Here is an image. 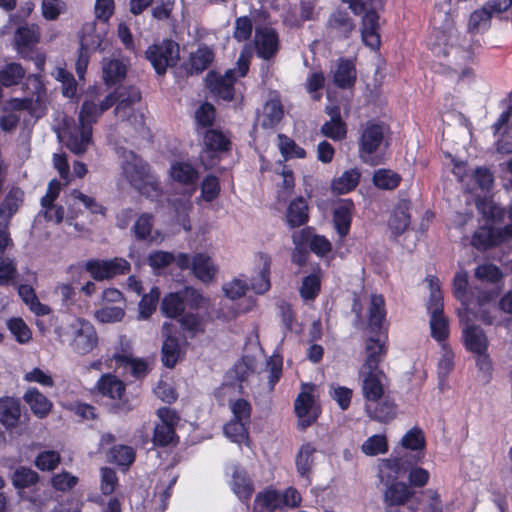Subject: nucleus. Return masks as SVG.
I'll use <instances>...</instances> for the list:
<instances>
[{"label":"nucleus","instance_id":"obj_1","mask_svg":"<svg viewBox=\"0 0 512 512\" xmlns=\"http://www.w3.org/2000/svg\"><path fill=\"white\" fill-rule=\"evenodd\" d=\"M456 35L452 26L447 31H436L435 41L431 43V50L438 58L443 72L448 75H456L459 79L468 77L472 70L467 64L472 59V53L453 45Z\"/></svg>","mask_w":512,"mask_h":512},{"label":"nucleus","instance_id":"obj_2","mask_svg":"<svg viewBox=\"0 0 512 512\" xmlns=\"http://www.w3.org/2000/svg\"><path fill=\"white\" fill-rule=\"evenodd\" d=\"M54 332L61 343H67L79 355H86L97 346L98 336L94 326L82 318L61 321Z\"/></svg>","mask_w":512,"mask_h":512},{"label":"nucleus","instance_id":"obj_3","mask_svg":"<svg viewBox=\"0 0 512 512\" xmlns=\"http://www.w3.org/2000/svg\"><path fill=\"white\" fill-rule=\"evenodd\" d=\"M122 158V176L141 194L158 198L161 189L149 166L132 151H124Z\"/></svg>","mask_w":512,"mask_h":512},{"label":"nucleus","instance_id":"obj_4","mask_svg":"<svg viewBox=\"0 0 512 512\" xmlns=\"http://www.w3.org/2000/svg\"><path fill=\"white\" fill-rule=\"evenodd\" d=\"M385 127L383 125L367 122L363 125L360 136L359 157L369 165L379 164V157L374 153L383 142Z\"/></svg>","mask_w":512,"mask_h":512},{"label":"nucleus","instance_id":"obj_5","mask_svg":"<svg viewBox=\"0 0 512 512\" xmlns=\"http://www.w3.org/2000/svg\"><path fill=\"white\" fill-rule=\"evenodd\" d=\"M169 173H170V177L174 181L189 187L188 195L184 200H181L179 202H177V201L173 202L175 211L178 214H186L192 207V204H191L189 198L196 190V182L198 180V172L189 163L174 162L170 167Z\"/></svg>","mask_w":512,"mask_h":512},{"label":"nucleus","instance_id":"obj_6","mask_svg":"<svg viewBox=\"0 0 512 512\" xmlns=\"http://www.w3.org/2000/svg\"><path fill=\"white\" fill-rule=\"evenodd\" d=\"M146 57L158 74L166 72L168 67H173L179 60V46L172 40L165 39L160 43L148 47Z\"/></svg>","mask_w":512,"mask_h":512},{"label":"nucleus","instance_id":"obj_7","mask_svg":"<svg viewBox=\"0 0 512 512\" xmlns=\"http://www.w3.org/2000/svg\"><path fill=\"white\" fill-rule=\"evenodd\" d=\"M59 137L72 153L81 155L92 143V128L82 125L80 122L78 124L65 122Z\"/></svg>","mask_w":512,"mask_h":512},{"label":"nucleus","instance_id":"obj_8","mask_svg":"<svg viewBox=\"0 0 512 512\" xmlns=\"http://www.w3.org/2000/svg\"><path fill=\"white\" fill-rule=\"evenodd\" d=\"M359 379L365 404H375L383 398L386 377L382 370H360Z\"/></svg>","mask_w":512,"mask_h":512},{"label":"nucleus","instance_id":"obj_9","mask_svg":"<svg viewBox=\"0 0 512 512\" xmlns=\"http://www.w3.org/2000/svg\"><path fill=\"white\" fill-rule=\"evenodd\" d=\"M86 270L97 281L111 279L129 271L130 264L123 258L111 260H90L85 264Z\"/></svg>","mask_w":512,"mask_h":512},{"label":"nucleus","instance_id":"obj_10","mask_svg":"<svg viewBox=\"0 0 512 512\" xmlns=\"http://www.w3.org/2000/svg\"><path fill=\"white\" fill-rule=\"evenodd\" d=\"M313 385L305 384L302 386V391L298 395L294 403V409L299 419V425L302 428L310 426L319 415V408L315 403L313 397Z\"/></svg>","mask_w":512,"mask_h":512},{"label":"nucleus","instance_id":"obj_11","mask_svg":"<svg viewBox=\"0 0 512 512\" xmlns=\"http://www.w3.org/2000/svg\"><path fill=\"white\" fill-rule=\"evenodd\" d=\"M160 422L154 428L153 443L158 446H166L174 442L176 438L175 425L179 421L176 412L170 408L162 407L157 410Z\"/></svg>","mask_w":512,"mask_h":512},{"label":"nucleus","instance_id":"obj_12","mask_svg":"<svg viewBox=\"0 0 512 512\" xmlns=\"http://www.w3.org/2000/svg\"><path fill=\"white\" fill-rule=\"evenodd\" d=\"M114 103V94L107 95L98 103L95 97L92 95V92H88L80 108L78 121L82 125L92 128V125L98 120L101 114L110 109Z\"/></svg>","mask_w":512,"mask_h":512},{"label":"nucleus","instance_id":"obj_13","mask_svg":"<svg viewBox=\"0 0 512 512\" xmlns=\"http://www.w3.org/2000/svg\"><path fill=\"white\" fill-rule=\"evenodd\" d=\"M61 191V183L53 179L49 182L46 194L41 198V210L39 216H43L46 221L59 224L63 221L65 211L60 205L55 204Z\"/></svg>","mask_w":512,"mask_h":512},{"label":"nucleus","instance_id":"obj_14","mask_svg":"<svg viewBox=\"0 0 512 512\" xmlns=\"http://www.w3.org/2000/svg\"><path fill=\"white\" fill-rule=\"evenodd\" d=\"M191 297L195 306H199L202 301V296L193 288H185L182 293H170L166 295L161 303V311L169 318H176L180 316L184 309V298Z\"/></svg>","mask_w":512,"mask_h":512},{"label":"nucleus","instance_id":"obj_15","mask_svg":"<svg viewBox=\"0 0 512 512\" xmlns=\"http://www.w3.org/2000/svg\"><path fill=\"white\" fill-rule=\"evenodd\" d=\"M254 45L257 55L270 60L275 57L279 50V38L277 32L271 27L256 28Z\"/></svg>","mask_w":512,"mask_h":512},{"label":"nucleus","instance_id":"obj_16","mask_svg":"<svg viewBox=\"0 0 512 512\" xmlns=\"http://www.w3.org/2000/svg\"><path fill=\"white\" fill-rule=\"evenodd\" d=\"M362 19L361 36L363 43L369 48L376 50L380 46L379 15L371 4L366 3V9Z\"/></svg>","mask_w":512,"mask_h":512},{"label":"nucleus","instance_id":"obj_17","mask_svg":"<svg viewBox=\"0 0 512 512\" xmlns=\"http://www.w3.org/2000/svg\"><path fill=\"white\" fill-rule=\"evenodd\" d=\"M112 94L115 96V116L118 119H125L133 109V105L140 101L141 93L135 86H121Z\"/></svg>","mask_w":512,"mask_h":512},{"label":"nucleus","instance_id":"obj_18","mask_svg":"<svg viewBox=\"0 0 512 512\" xmlns=\"http://www.w3.org/2000/svg\"><path fill=\"white\" fill-rule=\"evenodd\" d=\"M236 70L229 69L223 76L215 73H209L206 82L210 90L223 100H231L233 98V84L236 81Z\"/></svg>","mask_w":512,"mask_h":512},{"label":"nucleus","instance_id":"obj_19","mask_svg":"<svg viewBox=\"0 0 512 512\" xmlns=\"http://www.w3.org/2000/svg\"><path fill=\"white\" fill-rule=\"evenodd\" d=\"M231 489L241 501H247L254 493V485L247 471L240 466L232 467Z\"/></svg>","mask_w":512,"mask_h":512},{"label":"nucleus","instance_id":"obj_20","mask_svg":"<svg viewBox=\"0 0 512 512\" xmlns=\"http://www.w3.org/2000/svg\"><path fill=\"white\" fill-rule=\"evenodd\" d=\"M365 351V360L360 370H380L378 365L386 354L384 342L371 336L366 341Z\"/></svg>","mask_w":512,"mask_h":512},{"label":"nucleus","instance_id":"obj_21","mask_svg":"<svg viewBox=\"0 0 512 512\" xmlns=\"http://www.w3.org/2000/svg\"><path fill=\"white\" fill-rule=\"evenodd\" d=\"M463 339L469 351L475 354L487 351L488 339L479 326L466 323L463 328Z\"/></svg>","mask_w":512,"mask_h":512},{"label":"nucleus","instance_id":"obj_22","mask_svg":"<svg viewBox=\"0 0 512 512\" xmlns=\"http://www.w3.org/2000/svg\"><path fill=\"white\" fill-rule=\"evenodd\" d=\"M172 324L164 322L162 332L165 340L162 346V361L168 368L175 366L180 355V346L177 338L170 336Z\"/></svg>","mask_w":512,"mask_h":512},{"label":"nucleus","instance_id":"obj_23","mask_svg":"<svg viewBox=\"0 0 512 512\" xmlns=\"http://www.w3.org/2000/svg\"><path fill=\"white\" fill-rule=\"evenodd\" d=\"M127 64L123 59L114 56L102 60L103 79L107 84H115L126 76Z\"/></svg>","mask_w":512,"mask_h":512},{"label":"nucleus","instance_id":"obj_24","mask_svg":"<svg viewBox=\"0 0 512 512\" xmlns=\"http://www.w3.org/2000/svg\"><path fill=\"white\" fill-rule=\"evenodd\" d=\"M407 470L401 459H382L378 464V477L383 484L388 485L395 483Z\"/></svg>","mask_w":512,"mask_h":512},{"label":"nucleus","instance_id":"obj_25","mask_svg":"<svg viewBox=\"0 0 512 512\" xmlns=\"http://www.w3.org/2000/svg\"><path fill=\"white\" fill-rule=\"evenodd\" d=\"M23 193L19 188H11L0 206V227L7 228L10 219L17 212Z\"/></svg>","mask_w":512,"mask_h":512},{"label":"nucleus","instance_id":"obj_26","mask_svg":"<svg viewBox=\"0 0 512 512\" xmlns=\"http://www.w3.org/2000/svg\"><path fill=\"white\" fill-rule=\"evenodd\" d=\"M414 492L403 482H395L387 485L384 492V501L388 506H400L407 503Z\"/></svg>","mask_w":512,"mask_h":512},{"label":"nucleus","instance_id":"obj_27","mask_svg":"<svg viewBox=\"0 0 512 512\" xmlns=\"http://www.w3.org/2000/svg\"><path fill=\"white\" fill-rule=\"evenodd\" d=\"M409 209L410 203L406 200H401L396 205L388 222L389 228L394 235H401L408 228L410 223Z\"/></svg>","mask_w":512,"mask_h":512},{"label":"nucleus","instance_id":"obj_28","mask_svg":"<svg viewBox=\"0 0 512 512\" xmlns=\"http://www.w3.org/2000/svg\"><path fill=\"white\" fill-rule=\"evenodd\" d=\"M21 417V408L18 400L14 398L0 399V423L6 428L17 426Z\"/></svg>","mask_w":512,"mask_h":512},{"label":"nucleus","instance_id":"obj_29","mask_svg":"<svg viewBox=\"0 0 512 512\" xmlns=\"http://www.w3.org/2000/svg\"><path fill=\"white\" fill-rule=\"evenodd\" d=\"M32 412L39 418H45L51 411L52 403L36 388H30L23 396Z\"/></svg>","mask_w":512,"mask_h":512},{"label":"nucleus","instance_id":"obj_30","mask_svg":"<svg viewBox=\"0 0 512 512\" xmlns=\"http://www.w3.org/2000/svg\"><path fill=\"white\" fill-rule=\"evenodd\" d=\"M105 35V27H98L96 23H87L83 27L81 37V48L85 51L97 50L101 48Z\"/></svg>","mask_w":512,"mask_h":512},{"label":"nucleus","instance_id":"obj_31","mask_svg":"<svg viewBox=\"0 0 512 512\" xmlns=\"http://www.w3.org/2000/svg\"><path fill=\"white\" fill-rule=\"evenodd\" d=\"M352 208V202L345 201L334 209L333 223L340 237L346 236L349 232L352 219Z\"/></svg>","mask_w":512,"mask_h":512},{"label":"nucleus","instance_id":"obj_32","mask_svg":"<svg viewBox=\"0 0 512 512\" xmlns=\"http://www.w3.org/2000/svg\"><path fill=\"white\" fill-rule=\"evenodd\" d=\"M369 328L371 332H376L381 328L385 319V301L382 295L372 294L368 306Z\"/></svg>","mask_w":512,"mask_h":512},{"label":"nucleus","instance_id":"obj_33","mask_svg":"<svg viewBox=\"0 0 512 512\" xmlns=\"http://www.w3.org/2000/svg\"><path fill=\"white\" fill-rule=\"evenodd\" d=\"M192 271L202 282H210L215 276L216 268L211 258L203 253L192 258Z\"/></svg>","mask_w":512,"mask_h":512},{"label":"nucleus","instance_id":"obj_34","mask_svg":"<svg viewBox=\"0 0 512 512\" xmlns=\"http://www.w3.org/2000/svg\"><path fill=\"white\" fill-rule=\"evenodd\" d=\"M361 173L357 168L344 171L332 181V190L337 194H346L353 190L359 183Z\"/></svg>","mask_w":512,"mask_h":512},{"label":"nucleus","instance_id":"obj_35","mask_svg":"<svg viewBox=\"0 0 512 512\" xmlns=\"http://www.w3.org/2000/svg\"><path fill=\"white\" fill-rule=\"evenodd\" d=\"M286 221L291 228L302 226L308 221V206L302 197L290 203L286 213Z\"/></svg>","mask_w":512,"mask_h":512},{"label":"nucleus","instance_id":"obj_36","mask_svg":"<svg viewBox=\"0 0 512 512\" xmlns=\"http://www.w3.org/2000/svg\"><path fill=\"white\" fill-rule=\"evenodd\" d=\"M292 238L296 244L301 243L303 240L310 239V249L318 255H325L329 253L332 248L331 243L324 236L314 235L310 237V231L308 229L294 233Z\"/></svg>","mask_w":512,"mask_h":512},{"label":"nucleus","instance_id":"obj_37","mask_svg":"<svg viewBox=\"0 0 512 512\" xmlns=\"http://www.w3.org/2000/svg\"><path fill=\"white\" fill-rule=\"evenodd\" d=\"M99 392L111 399H120L125 391V386L121 380L111 374L103 375L98 383Z\"/></svg>","mask_w":512,"mask_h":512},{"label":"nucleus","instance_id":"obj_38","mask_svg":"<svg viewBox=\"0 0 512 512\" xmlns=\"http://www.w3.org/2000/svg\"><path fill=\"white\" fill-rule=\"evenodd\" d=\"M367 414L378 421L386 422L394 418L395 406L386 398H382L375 404H365Z\"/></svg>","mask_w":512,"mask_h":512},{"label":"nucleus","instance_id":"obj_39","mask_svg":"<svg viewBox=\"0 0 512 512\" xmlns=\"http://www.w3.org/2000/svg\"><path fill=\"white\" fill-rule=\"evenodd\" d=\"M356 80V70L350 60H341L334 72V82L340 88H349Z\"/></svg>","mask_w":512,"mask_h":512},{"label":"nucleus","instance_id":"obj_40","mask_svg":"<svg viewBox=\"0 0 512 512\" xmlns=\"http://www.w3.org/2000/svg\"><path fill=\"white\" fill-rule=\"evenodd\" d=\"M14 42L19 53L24 54L26 50L30 49L38 42L36 27L27 25L20 26L16 30Z\"/></svg>","mask_w":512,"mask_h":512},{"label":"nucleus","instance_id":"obj_41","mask_svg":"<svg viewBox=\"0 0 512 512\" xmlns=\"http://www.w3.org/2000/svg\"><path fill=\"white\" fill-rule=\"evenodd\" d=\"M316 450L310 444H304L301 446L297 458H296V466L298 473L302 477H308L309 473L314 464V454Z\"/></svg>","mask_w":512,"mask_h":512},{"label":"nucleus","instance_id":"obj_42","mask_svg":"<svg viewBox=\"0 0 512 512\" xmlns=\"http://www.w3.org/2000/svg\"><path fill=\"white\" fill-rule=\"evenodd\" d=\"M113 359L129 369L130 373L136 378H142L148 373V363L142 359L120 354L113 355Z\"/></svg>","mask_w":512,"mask_h":512},{"label":"nucleus","instance_id":"obj_43","mask_svg":"<svg viewBox=\"0 0 512 512\" xmlns=\"http://www.w3.org/2000/svg\"><path fill=\"white\" fill-rule=\"evenodd\" d=\"M248 422L232 419L224 426V434L232 442L243 443L248 440Z\"/></svg>","mask_w":512,"mask_h":512},{"label":"nucleus","instance_id":"obj_44","mask_svg":"<svg viewBox=\"0 0 512 512\" xmlns=\"http://www.w3.org/2000/svg\"><path fill=\"white\" fill-rule=\"evenodd\" d=\"M329 26L334 35L339 37H348L354 30V25L350 18L343 13H334L330 20Z\"/></svg>","mask_w":512,"mask_h":512},{"label":"nucleus","instance_id":"obj_45","mask_svg":"<svg viewBox=\"0 0 512 512\" xmlns=\"http://www.w3.org/2000/svg\"><path fill=\"white\" fill-rule=\"evenodd\" d=\"M283 116V109L279 100L271 99L266 102L263 109L262 125L266 128L275 126Z\"/></svg>","mask_w":512,"mask_h":512},{"label":"nucleus","instance_id":"obj_46","mask_svg":"<svg viewBox=\"0 0 512 512\" xmlns=\"http://www.w3.org/2000/svg\"><path fill=\"white\" fill-rule=\"evenodd\" d=\"M204 146L225 152L230 148L229 138L221 131L216 129L207 130L204 134Z\"/></svg>","mask_w":512,"mask_h":512},{"label":"nucleus","instance_id":"obj_47","mask_svg":"<svg viewBox=\"0 0 512 512\" xmlns=\"http://www.w3.org/2000/svg\"><path fill=\"white\" fill-rule=\"evenodd\" d=\"M399 182V175L388 169H379L373 175V183L380 189L392 190L399 185Z\"/></svg>","mask_w":512,"mask_h":512},{"label":"nucleus","instance_id":"obj_48","mask_svg":"<svg viewBox=\"0 0 512 512\" xmlns=\"http://www.w3.org/2000/svg\"><path fill=\"white\" fill-rule=\"evenodd\" d=\"M454 295L462 302L466 310L469 309L468 274L465 271L458 272L453 281Z\"/></svg>","mask_w":512,"mask_h":512},{"label":"nucleus","instance_id":"obj_49","mask_svg":"<svg viewBox=\"0 0 512 512\" xmlns=\"http://www.w3.org/2000/svg\"><path fill=\"white\" fill-rule=\"evenodd\" d=\"M160 291L157 287H152L148 294H145L139 303V317L141 319L149 318L155 311Z\"/></svg>","mask_w":512,"mask_h":512},{"label":"nucleus","instance_id":"obj_50","mask_svg":"<svg viewBox=\"0 0 512 512\" xmlns=\"http://www.w3.org/2000/svg\"><path fill=\"white\" fill-rule=\"evenodd\" d=\"M18 276L16 262L11 258L0 260V286L15 285Z\"/></svg>","mask_w":512,"mask_h":512},{"label":"nucleus","instance_id":"obj_51","mask_svg":"<svg viewBox=\"0 0 512 512\" xmlns=\"http://www.w3.org/2000/svg\"><path fill=\"white\" fill-rule=\"evenodd\" d=\"M361 449L368 456L384 454L388 450L387 440L383 435H373L362 444Z\"/></svg>","mask_w":512,"mask_h":512},{"label":"nucleus","instance_id":"obj_52","mask_svg":"<svg viewBox=\"0 0 512 512\" xmlns=\"http://www.w3.org/2000/svg\"><path fill=\"white\" fill-rule=\"evenodd\" d=\"M213 59V53L208 47L199 48L191 54L190 65L192 72H202L205 70Z\"/></svg>","mask_w":512,"mask_h":512},{"label":"nucleus","instance_id":"obj_53","mask_svg":"<svg viewBox=\"0 0 512 512\" xmlns=\"http://www.w3.org/2000/svg\"><path fill=\"white\" fill-rule=\"evenodd\" d=\"M38 480V474L34 470L26 467L18 468L12 476V483L17 488L30 487L36 484Z\"/></svg>","mask_w":512,"mask_h":512},{"label":"nucleus","instance_id":"obj_54","mask_svg":"<svg viewBox=\"0 0 512 512\" xmlns=\"http://www.w3.org/2000/svg\"><path fill=\"white\" fill-rule=\"evenodd\" d=\"M279 150L285 159L288 158H304L305 150L298 146L294 140L285 135H279Z\"/></svg>","mask_w":512,"mask_h":512},{"label":"nucleus","instance_id":"obj_55","mask_svg":"<svg viewBox=\"0 0 512 512\" xmlns=\"http://www.w3.org/2000/svg\"><path fill=\"white\" fill-rule=\"evenodd\" d=\"M263 266L259 274L252 281V289L258 293L263 294L270 288L269 270H270V259L268 257H262Z\"/></svg>","mask_w":512,"mask_h":512},{"label":"nucleus","instance_id":"obj_56","mask_svg":"<svg viewBox=\"0 0 512 512\" xmlns=\"http://www.w3.org/2000/svg\"><path fill=\"white\" fill-rule=\"evenodd\" d=\"M179 323L181 328L188 332L191 336L204 332V320L197 314L187 313L180 317Z\"/></svg>","mask_w":512,"mask_h":512},{"label":"nucleus","instance_id":"obj_57","mask_svg":"<svg viewBox=\"0 0 512 512\" xmlns=\"http://www.w3.org/2000/svg\"><path fill=\"white\" fill-rule=\"evenodd\" d=\"M431 335L437 341L445 339L448 335V321L443 312L431 313L430 319Z\"/></svg>","mask_w":512,"mask_h":512},{"label":"nucleus","instance_id":"obj_58","mask_svg":"<svg viewBox=\"0 0 512 512\" xmlns=\"http://www.w3.org/2000/svg\"><path fill=\"white\" fill-rule=\"evenodd\" d=\"M477 208L489 220L500 221L504 217V210L490 199L478 201Z\"/></svg>","mask_w":512,"mask_h":512},{"label":"nucleus","instance_id":"obj_59","mask_svg":"<svg viewBox=\"0 0 512 512\" xmlns=\"http://www.w3.org/2000/svg\"><path fill=\"white\" fill-rule=\"evenodd\" d=\"M475 278L489 283H498L502 278L500 269L493 264L479 265L474 272Z\"/></svg>","mask_w":512,"mask_h":512},{"label":"nucleus","instance_id":"obj_60","mask_svg":"<svg viewBox=\"0 0 512 512\" xmlns=\"http://www.w3.org/2000/svg\"><path fill=\"white\" fill-rule=\"evenodd\" d=\"M60 455L56 451H43L36 457L35 466L42 471H52L60 463Z\"/></svg>","mask_w":512,"mask_h":512},{"label":"nucleus","instance_id":"obj_61","mask_svg":"<svg viewBox=\"0 0 512 512\" xmlns=\"http://www.w3.org/2000/svg\"><path fill=\"white\" fill-rule=\"evenodd\" d=\"M124 309L120 306H104L95 312V317L102 323H113L123 319Z\"/></svg>","mask_w":512,"mask_h":512},{"label":"nucleus","instance_id":"obj_62","mask_svg":"<svg viewBox=\"0 0 512 512\" xmlns=\"http://www.w3.org/2000/svg\"><path fill=\"white\" fill-rule=\"evenodd\" d=\"M109 458L118 465L128 466L134 461L135 454L131 447L119 445L111 449Z\"/></svg>","mask_w":512,"mask_h":512},{"label":"nucleus","instance_id":"obj_63","mask_svg":"<svg viewBox=\"0 0 512 512\" xmlns=\"http://www.w3.org/2000/svg\"><path fill=\"white\" fill-rule=\"evenodd\" d=\"M471 243L478 249H487L494 245V233L491 227L483 226L473 234Z\"/></svg>","mask_w":512,"mask_h":512},{"label":"nucleus","instance_id":"obj_64","mask_svg":"<svg viewBox=\"0 0 512 512\" xmlns=\"http://www.w3.org/2000/svg\"><path fill=\"white\" fill-rule=\"evenodd\" d=\"M401 443L407 449H423L425 446L424 434L420 428L414 427L403 436Z\"/></svg>","mask_w":512,"mask_h":512}]
</instances>
